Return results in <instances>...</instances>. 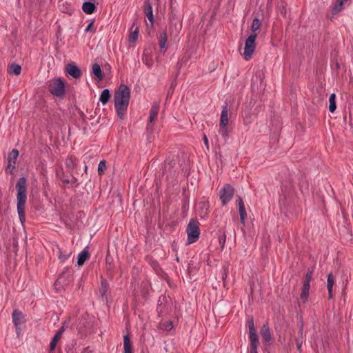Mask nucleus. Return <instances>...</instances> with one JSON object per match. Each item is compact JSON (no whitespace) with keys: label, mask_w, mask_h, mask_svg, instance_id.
<instances>
[{"label":"nucleus","mask_w":353,"mask_h":353,"mask_svg":"<svg viewBox=\"0 0 353 353\" xmlns=\"http://www.w3.org/2000/svg\"><path fill=\"white\" fill-rule=\"evenodd\" d=\"M143 13L145 17L148 19L151 26L152 27L154 22V18L153 15V9L152 6V2L150 0H145L143 6Z\"/></svg>","instance_id":"nucleus-7"},{"label":"nucleus","mask_w":353,"mask_h":353,"mask_svg":"<svg viewBox=\"0 0 353 353\" xmlns=\"http://www.w3.org/2000/svg\"><path fill=\"white\" fill-rule=\"evenodd\" d=\"M142 61L148 68H151L153 65V59L150 54L144 52L142 56Z\"/></svg>","instance_id":"nucleus-26"},{"label":"nucleus","mask_w":353,"mask_h":353,"mask_svg":"<svg viewBox=\"0 0 353 353\" xmlns=\"http://www.w3.org/2000/svg\"><path fill=\"white\" fill-rule=\"evenodd\" d=\"M309 292L308 290H301V293L300 295L301 299L303 300V302H305L307 300L308 296H309Z\"/></svg>","instance_id":"nucleus-37"},{"label":"nucleus","mask_w":353,"mask_h":353,"mask_svg":"<svg viewBox=\"0 0 353 353\" xmlns=\"http://www.w3.org/2000/svg\"><path fill=\"white\" fill-rule=\"evenodd\" d=\"M163 329L166 331L171 330L173 327V324L172 321H167L163 323Z\"/></svg>","instance_id":"nucleus-39"},{"label":"nucleus","mask_w":353,"mask_h":353,"mask_svg":"<svg viewBox=\"0 0 353 353\" xmlns=\"http://www.w3.org/2000/svg\"><path fill=\"white\" fill-rule=\"evenodd\" d=\"M161 299H162L163 300H164V299H165V296H161V297H159V301H158V302H159V303H158V305H160V303H161Z\"/></svg>","instance_id":"nucleus-51"},{"label":"nucleus","mask_w":353,"mask_h":353,"mask_svg":"<svg viewBox=\"0 0 353 353\" xmlns=\"http://www.w3.org/2000/svg\"><path fill=\"white\" fill-rule=\"evenodd\" d=\"M250 341V353H258L257 349L259 345V339H252Z\"/></svg>","instance_id":"nucleus-29"},{"label":"nucleus","mask_w":353,"mask_h":353,"mask_svg":"<svg viewBox=\"0 0 353 353\" xmlns=\"http://www.w3.org/2000/svg\"><path fill=\"white\" fill-rule=\"evenodd\" d=\"M168 41L167 32L166 30H163L159 36V43L161 48V50L163 51V53H165L166 50V43Z\"/></svg>","instance_id":"nucleus-14"},{"label":"nucleus","mask_w":353,"mask_h":353,"mask_svg":"<svg viewBox=\"0 0 353 353\" xmlns=\"http://www.w3.org/2000/svg\"><path fill=\"white\" fill-rule=\"evenodd\" d=\"M203 141H204V143H205V145L206 146V148L208 149H209V142H208V137L205 134L203 135Z\"/></svg>","instance_id":"nucleus-45"},{"label":"nucleus","mask_w":353,"mask_h":353,"mask_svg":"<svg viewBox=\"0 0 353 353\" xmlns=\"http://www.w3.org/2000/svg\"><path fill=\"white\" fill-rule=\"evenodd\" d=\"M219 134L223 138L224 141H226L228 138V126L220 125Z\"/></svg>","instance_id":"nucleus-32"},{"label":"nucleus","mask_w":353,"mask_h":353,"mask_svg":"<svg viewBox=\"0 0 353 353\" xmlns=\"http://www.w3.org/2000/svg\"><path fill=\"white\" fill-rule=\"evenodd\" d=\"M348 0H337L332 7V13L335 15L340 12L344 8V4L347 2Z\"/></svg>","instance_id":"nucleus-18"},{"label":"nucleus","mask_w":353,"mask_h":353,"mask_svg":"<svg viewBox=\"0 0 353 353\" xmlns=\"http://www.w3.org/2000/svg\"><path fill=\"white\" fill-rule=\"evenodd\" d=\"M210 204L208 201L203 200L198 203L197 211L201 219H206L210 212Z\"/></svg>","instance_id":"nucleus-8"},{"label":"nucleus","mask_w":353,"mask_h":353,"mask_svg":"<svg viewBox=\"0 0 353 353\" xmlns=\"http://www.w3.org/2000/svg\"><path fill=\"white\" fill-rule=\"evenodd\" d=\"M8 71L10 74L19 75L21 73V67L18 64L12 63L10 65H9Z\"/></svg>","instance_id":"nucleus-25"},{"label":"nucleus","mask_w":353,"mask_h":353,"mask_svg":"<svg viewBox=\"0 0 353 353\" xmlns=\"http://www.w3.org/2000/svg\"><path fill=\"white\" fill-rule=\"evenodd\" d=\"M93 24H94V21H91L86 27V28L85 29V31L86 32H95V29L93 28Z\"/></svg>","instance_id":"nucleus-41"},{"label":"nucleus","mask_w":353,"mask_h":353,"mask_svg":"<svg viewBox=\"0 0 353 353\" xmlns=\"http://www.w3.org/2000/svg\"><path fill=\"white\" fill-rule=\"evenodd\" d=\"M248 325L249 328V338L250 340L252 339H258V335L256 333V330L254 328V319L251 318L248 321Z\"/></svg>","instance_id":"nucleus-16"},{"label":"nucleus","mask_w":353,"mask_h":353,"mask_svg":"<svg viewBox=\"0 0 353 353\" xmlns=\"http://www.w3.org/2000/svg\"><path fill=\"white\" fill-rule=\"evenodd\" d=\"M123 353H132V347L128 335L123 337Z\"/></svg>","instance_id":"nucleus-21"},{"label":"nucleus","mask_w":353,"mask_h":353,"mask_svg":"<svg viewBox=\"0 0 353 353\" xmlns=\"http://www.w3.org/2000/svg\"><path fill=\"white\" fill-rule=\"evenodd\" d=\"M70 253H66V254L60 253L59 259L62 261H65V260H67L70 257Z\"/></svg>","instance_id":"nucleus-42"},{"label":"nucleus","mask_w":353,"mask_h":353,"mask_svg":"<svg viewBox=\"0 0 353 353\" xmlns=\"http://www.w3.org/2000/svg\"><path fill=\"white\" fill-rule=\"evenodd\" d=\"M186 232L188 234L187 243L191 244L196 242L200 235L199 222L194 219H191L187 226Z\"/></svg>","instance_id":"nucleus-3"},{"label":"nucleus","mask_w":353,"mask_h":353,"mask_svg":"<svg viewBox=\"0 0 353 353\" xmlns=\"http://www.w3.org/2000/svg\"><path fill=\"white\" fill-rule=\"evenodd\" d=\"M65 70L71 77L74 79L79 78L82 74L80 68L72 63H68L66 65Z\"/></svg>","instance_id":"nucleus-10"},{"label":"nucleus","mask_w":353,"mask_h":353,"mask_svg":"<svg viewBox=\"0 0 353 353\" xmlns=\"http://www.w3.org/2000/svg\"><path fill=\"white\" fill-rule=\"evenodd\" d=\"M280 9V12L281 13V14H283V16H285L286 15V9L284 6H282V8H279Z\"/></svg>","instance_id":"nucleus-47"},{"label":"nucleus","mask_w":353,"mask_h":353,"mask_svg":"<svg viewBox=\"0 0 353 353\" xmlns=\"http://www.w3.org/2000/svg\"><path fill=\"white\" fill-rule=\"evenodd\" d=\"M48 90L53 96L62 97L65 93L64 82L60 79H53L48 82Z\"/></svg>","instance_id":"nucleus-4"},{"label":"nucleus","mask_w":353,"mask_h":353,"mask_svg":"<svg viewBox=\"0 0 353 353\" xmlns=\"http://www.w3.org/2000/svg\"><path fill=\"white\" fill-rule=\"evenodd\" d=\"M14 168H15V164H14V163L12 162L11 161H8V167H7L6 170H9V172L10 174H12V170Z\"/></svg>","instance_id":"nucleus-40"},{"label":"nucleus","mask_w":353,"mask_h":353,"mask_svg":"<svg viewBox=\"0 0 353 353\" xmlns=\"http://www.w3.org/2000/svg\"><path fill=\"white\" fill-rule=\"evenodd\" d=\"M92 73L97 77L98 80L101 81L103 79V73L101 66L98 63H94L92 66Z\"/></svg>","instance_id":"nucleus-23"},{"label":"nucleus","mask_w":353,"mask_h":353,"mask_svg":"<svg viewBox=\"0 0 353 353\" xmlns=\"http://www.w3.org/2000/svg\"><path fill=\"white\" fill-rule=\"evenodd\" d=\"M77 163V159L73 156H68L65 159V165L70 170L76 168Z\"/></svg>","instance_id":"nucleus-20"},{"label":"nucleus","mask_w":353,"mask_h":353,"mask_svg":"<svg viewBox=\"0 0 353 353\" xmlns=\"http://www.w3.org/2000/svg\"><path fill=\"white\" fill-rule=\"evenodd\" d=\"M65 330L64 327H60L59 330L57 332L56 334H59V336L62 337V334H63V333L64 332Z\"/></svg>","instance_id":"nucleus-46"},{"label":"nucleus","mask_w":353,"mask_h":353,"mask_svg":"<svg viewBox=\"0 0 353 353\" xmlns=\"http://www.w3.org/2000/svg\"><path fill=\"white\" fill-rule=\"evenodd\" d=\"M90 253L87 248H84L78 255L77 265L81 266L89 259Z\"/></svg>","instance_id":"nucleus-13"},{"label":"nucleus","mask_w":353,"mask_h":353,"mask_svg":"<svg viewBox=\"0 0 353 353\" xmlns=\"http://www.w3.org/2000/svg\"><path fill=\"white\" fill-rule=\"evenodd\" d=\"M68 325L66 322H64L61 327H64L65 329L67 327Z\"/></svg>","instance_id":"nucleus-53"},{"label":"nucleus","mask_w":353,"mask_h":353,"mask_svg":"<svg viewBox=\"0 0 353 353\" xmlns=\"http://www.w3.org/2000/svg\"><path fill=\"white\" fill-rule=\"evenodd\" d=\"M161 299H162L163 300H164V299H165V296H161V297H159V301H158V302H159V303H158V305H160V303H161Z\"/></svg>","instance_id":"nucleus-50"},{"label":"nucleus","mask_w":353,"mask_h":353,"mask_svg":"<svg viewBox=\"0 0 353 353\" xmlns=\"http://www.w3.org/2000/svg\"><path fill=\"white\" fill-rule=\"evenodd\" d=\"M19 156V151L17 149H13L9 154L8 161H11L16 164L17 159Z\"/></svg>","instance_id":"nucleus-34"},{"label":"nucleus","mask_w":353,"mask_h":353,"mask_svg":"<svg viewBox=\"0 0 353 353\" xmlns=\"http://www.w3.org/2000/svg\"><path fill=\"white\" fill-rule=\"evenodd\" d=\"M228 105L226 104L223 106L222 110L221 112V118H220V125L228 126Z\"/></svg>","instance_id":"nucleus-12"},{"label":"nucleus","mask_w":353,"mask_h":353,"mask_svg":"<svg viewBox=\"0 0 353 353\" xmlns=\"http://www.w3.org/2000/svg\"><path fill=\"white\" fill-rule=\"evenodd\" d=\"M329 110L331 112H334L336 110V95L334 93L332 94L329 98Z\"/></svg>","instance_id":"nucleus-28"},{"label":"nucleus","mask_w":353,"mask_h":353,"mask_svg":"<svg viewBox=\"0 0 353 353\" xmlns=\"http://www.w3.org/2000/svg\"><path fill=\"white\" fill-rule=\"evenodd\" d=\"M256 37V33H252L245 40L243 55L244 59L247 61L250 60L252 57L254 51L256 48L255 41Z\"/></svg>","instance_id":"nucleus-5"},{"label":"nucleus","mask_w":353,"mask_h":353,"mask_svg":"<svg viewBox=\"0 0 353 353\" xmlns=\"http://www.w3.org/2000/svg\"><path fill=\"white\" fill-rule=\"evenodd\" d=\"M12 316L14 325H15L16 327H18L23 322L22 320L23 318V315L22 312L17 310H15L13 311Z\"/></svg>","instance_id":"nucleus-15"},{"label":"nucleus","mask_w":353,"mask_h":353,"mask_svg":"<svg viewBox=\"0 0 353 353\" xmlns=\"http://www.w3.org/2000/svg\"><path fill=\"white\" fill-rule=\"evenodd\" d=\"M110 98V90L108 89H104L101 93L99 101L102 103L103 105H105L109 101Z\"/></svg>","instance_id":"nucleus-22"},{"label":"nucleus","mask_w":353,"mask_h":353,"mask_svg":"<svg viewBox=\"0 0 353 353\" xmlns=\"http://www.w3.org/2000/svg\"><path fill=\"white\" fill-rule=\"evenodd\" d=\"M130 99V88L124 84H121L114 94V108L120 119H123L125 117Z\"/></svg>","instance_id":"nucleus-1"},{"label":"nucleus","mask_w":353,"mask_h":353,"mask_svg":"<svg viewBox=\"0 0 353 353\" xmlns=\"http://www.w3.org/2000/svg\"><path fill=\"white\" fill-rule=\"evenodd\" d=\"M243 122H244V124L248 125L251 121L248 119H244Z\"/></svg>","instance_id":"nucleus-49"},{"label":"nucleus","mask_w":353,"mask_h":353,"mask_svg":"<svg viewBox=\"0 0 353 353\" xmlns=\"http://www.w3.org/2000/svg\"><path fill=\"white\" fill-rule=\"evenodd\" d=\"M236 203H237V205H238V208H239V213L240 215L241 223L243 225H245V219L247 218V213L245 211L243 199L240 196H237Z\"/></svg>","instance_id":"nucleus-9"},{"label":"nucleus","mask_w":353,"mask_h":353,"mask_svg":"<svg viewBox=\"0 0 353 353\" xmlns=\"http://www.w3.org/2000/svg\"><path fill=\"white\" fill-rule=\"evenodd\" d=\"M261 26V21L257 19L254 18L252 21V23L251 25V30L253 32L252 33H255V32L260 29Z\"/></svg>","instance_id":"nucleus-31"},{"label":"nucleus","mask_w":353,"mask_h":353,"mask_svg":"<svg viewBox=\"0 0 353 353\" xmlns=\"http://www.w3.org/2000/svg\"><path fill=\"white\" fill-rule=\"evenodd\" d=\"M261 334L263 340L265 341H270L271 340V334L270 332V330L268 325H263L261 331Z\"/></svg>","instance_id":"nucleus-24"},{"label":"nucleus","mask_w":353,"mask_h":353,"mask_svg":"<svg viewBox=\"0 0 353 353\" xmlns=\"http://www.w3.org/2000/svg\"><path fill=\"white\" fill-rule=\"evenodd\" d=\"M296 343L298 349L300 350L301 347V342L299 339H296Z\"/></svg>","instance_id":"nucleus-48"},{"label":"nucleus","mask_w":353,"mask_h":353,"mask_svg":"<svg viewBox=\"0 0 353 353\" xmlns=\"http://www.w3.org/2000/svg\"><path fill=\"white\" fill-rule=\"evenodd\" d=\"M327 288L328 290V299H332V288L334 284V279L332 274H328L327 281Z\"/></svg>","instance_id":"nucleus-19"},{"label":"nucleus","mask_w":353,"mask_h":353,"mask_svg":"<svg viewBox=\"0 0 353 353\" xmlns=\"http://www.w3.org/2000/svg\"><path fill=\"white\" fill-rule=\"evenodd\" d=\"M106 169H107L106 161L105 160L101 161L98 165L99 175H103Z\"/></svg>","instance_id":"nucleus-33"},{"label":"nucleus","mask_w":353,"mask_h":353,"mask_svg":"<svg viewBox=\"0 0 353 353\" xmlns=\"http://www.w3.org/2000/svg\"><path fill=\"white\" fill-rule=\"evenodd\" d=\"M302 289L310 290V283H307V282H303Z\"/></svg>","instance_id":"nucleus-44"},{"label":"nucleus","mask_w":353,"mask_h":353,"mask_svg":"<svg viewBox=\"0 0 353 353\" xmlns=\"http://www.w3.org/2000/svg\"><path fill=\"white\" fill-rule=\"evenodd\" d=\"M302 332H303V326H301V327L300 328V330H299L300 334H302Z\"/></svg>","instance_id":"nucleus-54"},{"label":"nucleus","mask_w":353,"mask_h":353,"mask_svg":"<svg viewBox=\"0 0 353 353\" xmlns=\"http://www.w3.org/2000/svg\"><path fill=\"white\" fill-rule=\"evenodd\" d=\"M82 10L85 13L91 14L94 12L96 10V6L93 2L85 1L82 5Z\"/></svg>","instance_id":"nucleus-17"},{"label":"nucleus","mask_w":353,"mask_h":353,"mask_svg":"<svg viewBox=\"0 0 353 353\" xmlns=\"http://www.w3.org/2000/svg\"><path fill=\"white\" fill-rule=\"evenodd\" d=\"M63 181L64 183H66V184H68L70 183V180L68 179H63Z\"/></svg>","instance_id":"nucleus-52"},{"label":"nucleus","mask_w":353,"mask_h":353,"mask_svg":"<svg viewBox=\"0 0 353 353\" xmlns=\"http://www.w3.org/2000/svg\"><path fill=\"white\" fill-rule=\"evenodd\" d=\"M160 108V103L159 102H154L150 111L149 123H151L154 121L159 114Z\"/></svg>","instance_id":"nucleus-11"},{"label":"nucleus","mask_w":353,"mask_h":353,"mask_svg":"<svg viewBox=\"0 0 353 353\" xmlns=\"http://www.w3.org/2000/svg\"><path fill=\"white\" fill-rule=\"evenodd\" d=\"M234 194V188L230 184H225L219 191V197L222 205H226L232 200Z\"/></svg>","instance_id":"nucleus-6"},{"label":"nucleus","mask_w":353,"mask_h":353,"mask_svg":"<svg viewBox=\"0 0 353 353\" xmlns=\"http://www.w3.org/2000/svg\"><path fill=\"white\" fill-rule=\"evenodd\" d=\"M27 179L26 177H20L16 183L17 208L19 220L22 224L26 221V203L27 201Z\"/></svg>","instance_id":"nucleus-2"},{"label":"nucleus","mask_w":353,"mask_h":353,"mask_svg":"<svg viewBox=\"0 0 353 353\" xmlns=\"http://www.w3.org/2000/svg\"><path fill=\"white\" fill-rule=\"evenodd\" d=\"M88 169V166L85 165L84 168V171L86 172Z\"/></svg>","instance_id":"nucleus-55"},{"label":"nucleus","mask_w":353,"mask_h":353,"mask_svg":"<svg viewBox=\"0 0 353 353\" xmlns=\"http://www.w3.org/2000/svg\"><path fill=\"white\" fill-rule=\"evenodd\" d=\"M139 33V30L137 26L135 27V29L134 30H132L131 33L129 35L128 41L130 43H134L137 41L138 39Z\"/></svg>","instance_id":"nucleus-27"},{"label":"nucleus","mask_w":353,"mask_h":353,"mask_svg":"<svg viewBox=\"0 0 353 353\" xmlns=\"http://www.w3.org/2000/svg\"><path fill=\"white\" fill-rule=\"evenodd\" d=\"M150 265L153 268V269L155 270H157V269L159 268V265L158 262L156 261H151Z\"/></svg>","instance_id":"nucleus-43"},{"label":"nucleus","mask_w":353,"mask_h":353,"mask_svg":"<svg viewBox=\"0 0 353 353\" xmlns=\"http://www.w3.org/2000/svg\"><path fill=\"white\" fill-rule=\"evenodd\" d=\"M226 241V235L223 233L222 235L219 236V242L221 245V250L223 249Z\"/></svg>","instance_id":"nucleus-38"},{"label":"nucleus","mask_w":353,"mask_h":353,"mask_svg":"<svg viewBox=\"0 0 353 353\" xmlns=\"http://www.w3.org/2000/svg\"><path fill=\"white\" fill-rule=\"evenodd\" d=\"M61 336H59V334H55L54 337L52 338V341L50 343V352H52L55 350L57 342L61 339Z\"/></svg>","instance_id":"nucleus-30"},{"label":"nucleus","mask_w":353,"mask_h":353,"mask_svg":"<svg viewBox=\"0 0 353 353\" xmlns=\"http://www.w3.org/2000/svg\"><path fill=\"white\" fill-rule=\"evenodd\" d=\"M108 285L106 283V281L104 280H102L101 281V289H100V292L101 294V296H104L105 294V293L108 291Z\"/></svg>","instance_id":"nucleus-35"},{"label":"nucleus","mask_w":353,"mask_h":353,"mask_svg":"<svg viewBox=\"0 0 353 353\" xmlns=\"http://www.w3.org/2000/svg\"><path fill=\"white\" fill-rule=\"evenodd\" d=\"M313 273H314L313 270H307L303 282L307 281V283H310Z\"/></svg>","instance_id":"nucleus-36"}]
</instances>
